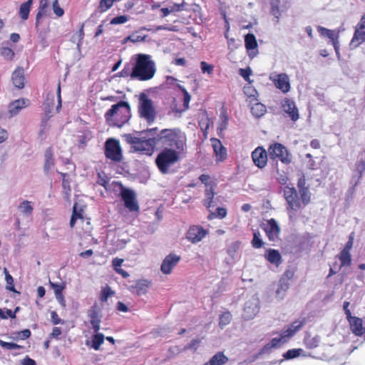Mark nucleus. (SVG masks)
<instances>
[{
  "label": "nucleus",
  "instance_id": "a19ab883",
  "mask_svg": "<svg viewBox=\"0 0 365 365\" xmlns=\"http://www.w3.org/2000/svg\"><path fill=\"white\" fill-rule=\"evenodd\" d=\"M91 324L94 330L95 333L98 332L100 330L101 319L98 317L96 313L93 312L91 315Z\"/></svg>",
  "mask_w": 365,
  "mask_h": 365
},
{
  "label": "nucleus",
  "instance_id": "680f3d73",
  "mask_svg": "<svg viewBox=\"0 0 365 365\" xmlns=\"http://www.w3.org/2000/svg\"><path fill=\"white\" fill-rule=\"evenodd\" d=\"M97 182L103 186L104 187H107V185L108 183V178L106 176L104 173H99L98 174V180Z\"/></svg>",
  "mask_w": 365,
  "mask_h": 365
},
{
  "label": "nucleus",
  "instance_id": "864d4df0",
  "mask_svg": "<svg viewBox=\"0 0 365 365\" xmlns=\"http://www.w3.org/2000/svg\"><path fill=\"white\" fill-rule=\"evenodd\" d=\"M19 308H16L15 312H12L11 309H6V311H4L3 309H0V318L1 319H7L8 317L11 318H15L16 317V312L18 311Z\"/></svg>",
  "mask_w": 365,
  "mask_h": 365
},
{
  "label": "nucleus",
  "instance_id": "9b49d317",
  "mask_svg": "<svg viewBox=\"0 0 365 365\" xmlns=\"http://www.w3.org/2000/svg\"><path fill=\"white\" fill-rule=\"evenodd\" d=\"M284 196L290 210L297 211L301 207V202L298 197L297 190L294 187H285Z\"/></svg>",
  "mask_w": 365,
  "mask_h": 365
},
{
  "label": "nucleus",
  "instance_id": "a18cd8bd",
  "mask_svg": "<svg viewBox=\"0 0 365 365\" xmlns=\"http://www.w3.org/2000/svg\"><path fill=\"white\" fill-rule=\"evenodd\" d=\"M227 215V210L225 208L223 207H217V213L210 212L207 217L209 220H212L214 217H219L220 219H222L225 217Z\"/></svg>",
  "mask_w": 365,
  "mask_h": 365
},
{
  "label": "nucleus",
  "instance_id": "2f4dec72",
  "mask_svg": "<svg viewBox=\"0 0 365 365\" xmlns=\"http://www.w3.org/2000/svg\"><path fill=\"white\" fill-rule=\"evenodd\" d=\"M266 258L269 262L275 264H278L281 260L279 252L275 250H269L266 254Z\"/></svg>",
  "mask_w": 365,
  "mask_h": 365
},
{
  "label": "nucleus",
  "instance_id": "8fccbe9b",
  "mask_svg": "<svg viewBox=\"0 0 365 365\" xmlns=\"http://www.w3.org/2000/svg\"><path fill=\"white\" fill-rule=\"evenodd\" d=\"M31 6L24 3L20 6L19 14L21 17L26 20L29 17Z\"/></svg>",
  "mask_w": 365,
  "mask_h": 365
},
{
  "label": "nucleus",
  "instance_id": "b1692460",
  "mask_svg": "<svg viewBox=\"0 0 365 365\" xmlns=\"http://www.w3.org/2000/svg\"><path fill=\"white\" fill-rule=\"evenodd\" d=\"M215 186L210 185L207 187L205 190V199L203 200V205L207 208L210 209L216 205V203L214 201V197L215 195Z\"/></svg>",
  "mask_w": 365,
  "mask_h": 365
},
{
  "label": "nucleus",
  "instance_id": "423d86ee",
  "mask_svg": "<svg viewBox=\"0 0 365 365\" xmlns=\"http://www.w3.org/2000/svg\"><path fill=\"white\" fill-rule=\"evenodd\" d=\"M138 112L141 118H145L148 123H153L155 118V110L153 103L145 93L140 96Z\"/></svg>",
  "mask_w": 365,
  "mask_h": 365
},
{
  "label": "nucleus",
  "instance_id": "dca6fc26",
  "mask_svg": "<svg viewBox=\"0 0 365 365\" xmlns=\"http://www.w3.org/2000/svg\"><path fill=\"white\" fill-rule=\"evenodd\" d=\"M269 79L274 83L276 88L283 93H287L290 89L288 76L285 73L272 74Z\"/></svg>",
  "mask_w": 365,
  "mask_h": 365
},
{
  "label": "nucleus",
  "instance_id": "412c9836",
  "mask_svg": "<svg viewBox=\"0 0 365 365\" xmlns=\"http://www.w3.org/2000/svg\"><path fill=\"white\" fill-rule=\"evenodd\" d=\"M211 144L217 160H223L225 159L227 156V150L222 145L221 141L217 138H212Z\"/></svg>",
  "mask_w": 365,
  "mask_h": 365
},
{
  "label": "nucleus",
  "instance_id": "bf43d9fd",
  "mask_svg": "<svg viewBox=\"0 0 365 365\" xmlns=\"http://www.w3.org/2000/svg\"><path fill=\"white\" fill-rule=\"evenodd\" d=\"M0 346L9 350L20 349L21 346L15 343L6 342L0 339Z\"/></svg>",
  "mask_w": 365,
  "mask_h": 365
},
{
  "label": "nucleus",
  "instance_id": "37998d69",
  "mask_svg": "<svg viewBox=\"0 0 365 365\" xmlns=\"http://www.w3.org/2000/svg\"><path fill=\"white\" fill-rule=\"evenodd\" d=\"M279 4V0H272L271 1V6H272L271 14L277 19H279L281 15Z\"/></svg>",
  "mask_w": 365,
  "mask_h": 365
},
{
  "label": "nucleus",
  "instance_id": "13d9d810",
  "mask_svg": "<svg viewBox=\"0 0 365 365\" xmlns=\"http://www.w3.org/2000/svg\"><path fill=\"white\" fill-rule=\"evenodd\" d=\"M5 280L6 282V289L14 292H17L14 288V279L12 276L11 274H7L6 277H5Z\"/></svg>",
  "mask_w": 365,
  "mask_h": 365
},
{
  "label": "nucleus",
  "instance_id": "1a4fd4ad",
  "mask_svg": "<svg viewBox=\"0 0 365 365\" xmlns=\"http://www.w3.org/2000/svg\"><path fill=\"white\" fill-rule=\"evenodd\" d=\"M365 41V14L362 15L355 26L354 33L350 42L351 48H356Z\"/></svg>",
  "mask_w": 365,
  "mask_h": 365
},
{
  "label": "nucleus",
  "instance_id": "6e6d98bb",
  "mask_svg": "<svg viewBox=\"0 0 365 365\" xmlns=\"http://www.w3.org/2000/svg\"><path fill=\"white\" fill-rule=\"evenodd\" d=\"M113 292L110 289L109 287H106L103 288L101 291V300L102 302H106L110 296L113 294Z\"/></svg>",
  "mask_w": 365,
  "mask_h": 365
},
{
  "label": "nucleus",
  "instance_id": "bb28decb",
  "mask_svg": "<svg viewBox=\"0 0 365 365\" xmlns=\"http://www.w3.org/2000/svg\"><path fill=\"white\" fill-rule=\"evenodd\" d=\"M289 284L287 280L284 279H280L275 292L276 299H277L279 301L282 300L285 297L286 293L289 289Z\"/></svg>",
  "mask_w": 365,
  "mask_h": 365
},
{
  "label": "nucleus",
  "instance_id": "2eb2a0df",
  "mask_svg": "<svg viewBox=\"0 0 365 365\" xmlns=\"http://www.w3.org/2000/svg\"><path fill=\"white\" fill-rule=\"evenodd\" d=\"M181 257L175 254H169L163 260L160 266V270L164 274H169L171 273L173 269L180 261Z\"/></svg>",
  "mask_w": 365,
  "mask_h": 365
},
{
  "label": "nucleus",
  "instance_id": "f3484780",
  "mask_svg": "<svg viewBox=\"0 0 365 365\" xmlns=\"http://www.w3.org/2000/svg\"><path fill=\"white\" fill-rule=\"evenodd\" d=\"M252 158L257 167L263 168L267 163V153L262 147H258L252 153Z\"/></svg>",
  "mask_w": 365,
  "mask_h": 365
},
{
  "label": "nucleus",
  "instance_id": "4be33fe9",
  "mask_svg": "<svg viewBox=\"0 0 365 365\" xmlns=\"http://www.w3.org/2000/svg\"><path fill=\"white\" fill-rule=\"evenodd\" d=\"M282 108L284 110L289 114L292 120L296 121L299 118L298 110L292 101L285 99L283 101Z\"/></svg>",
  "mask_w": 365,
  "mask_h": 365
},
{
  "label": "nucleus",
  "instance_id": "a211bd4d",
  "mask_svg": "<svg viewBox=\"0 0 365 365\" xmlns=\"http://www.w3.org/2000/svg\"><path fill=\"white\" fill-rule=\"evenodd\" d=\"M29 101L25 98H19L11 102L9 106V117L17 115L23 108L29 106Z\"/></svg>",
  "mask_w": 365,
  "mask_h": 365
},
{
  "label": "nucleus",
  "instance_id": "3c124183",
  "mask_svg": "<svg viewBox=\"0 0 365 365\" xmlns=\"http://www.w3.org/2000/svg\"><path fill=\"white\" fill-rule=\"evenodd\" d=\"M299 193L301 195V200L304 205H307L310 201V195L308 188H301L299 190Z\"/></svg>",
  "mask_w": 365,
  "mask_h": 365
},
{
  "label": "nucleus",
  "instance_id": "393cba45",
  "mask_svg": "<svg viewBox=\"0 0 365 365\" xmlns=\"http://www.w3.org/2000/svg\"><path fill=\"white\" fill-rule=\"evenodd\" d=\"M11 79L15 87L18 88H24L25 84L24 70L20 68L16 69L12 73Z\"/></svg>",
  "mask_w": 365,
  "mask_h": 365
},
{
  "label": "nucleus",
  "instance_id": "58836bf2",
  "mask_svg": "<svg viewBox=\"0 0 365 365\" xmlns=\"http://www.w3.org/2000/svg\"><path fill=\"white\" fill-rule=\"evenodd\" d=\"M264 245L261 238V235L259 231H255L253 233V239L252 240V245L255 248H260Z\"/></svg>",
  "mask_w": 365,
  "mask_h": 365
},
{
  "label": "nucleus",
  "instance_id": "de8ad7c7",
  "mask_svg": "<svg viewBox=\"0 0 365 365\" xmlns=\"http://www.w3.org/2000/svg\"><path fill=\"white\" fill-rule=\"evenodd\" d=\"M286 342V339L282 338V336L280 334L279 337L273 338L271 341L267 345L269 347L276 348Z\"/></svg>",
  "mask_w": 365,
  "mask_h": 365
},
{
  "label": "nucleus",
  "instance_id": "052dcab7",
  "mask_svg": "<svg viewBox=\"0 0 365 365\" xmlns=\"http://www.w3.org/2000/svg\"><path fill=\"white\" fill-rule=\"evenodd\" d=\"M50 285L53 288L55 295L62 294L63 289H65L64 284H56V283L50 282Z\"/></svg>",
  "mask_w": 365,
  "mask_h": 365
},
{
  "label": "nucleus",
  "instance_id": "6ab92c4d",
  "mask_svg": "<svg viewBox=\"0 0 365 365\" xmlns=\"http://www.w3.org/2000/svg\"><path fill=\"white\" fill-rule=\"evenodd\" d=\"M245 47L248 51V55L251 58L256 56L257 53V43L254 34H248L245 37Z\"/></svg>",
  "mask_w": 365,
  "mask_h": 365
},
{
  "label": "nucleus",
  "instance_id": "a878e982",
  "mask_svg": "<svg viewBox=\"0 0 365 365\" xmlns=\"http://www.w3.org/2000/svg\"><path fill=\"white\" fill-rule=\"evenodd\" d=\"M252 103H250V109L252 115L256 118L262 116L266 113V106L258 102L257 98H254Z\"/></svg>",
  "mask_w": 365,
  "mask_h": 365
},
{
  "label": "nucleus",
  "instance_id": "39448f33",
  "mask_svg": "<svg viewBox=\"0 0 365 365\" xmlns=\"http://www.w3.org/2000/svg\"><path fill=\"white\" fill-rule=\"evenodd\" d=\"M126 141L130 143L135 151L151 155L154 151L155 140L152 138L143 140L130 134L126 135Z\"/></svg>",
  "mask_w": 365,
  "mask_h": 365
},
{
  "label": "nucleus",
  "instance_id": "c03bdc74",
  "mask_svg": "<svg viewBox=\"0 0 365 365\" xmlns=\"http://www.w3.org/2000/svg\"><path fill=\"white\" fill-rule=\"evenodd\" d=\"M232 319V315L230 312H225L220 317L219 325L222 329L227 325Z\"/></svg>",
  "mask_w": 365,
  "mask_h": 365
},
{
  "label": "nucleus",
  "instance_id": "c9c22d12",
  "mask_svg": "<svg viewBox=\"0 0 365 365\" xmlns=\"http://www.w3.org/2000/svg\"><path fill=\"white\" fill-rule=\"evenodd\" d=\"M54 165V160L53 158V155L50 150H46L45 153V163H44V170L46 172H48Z\"/></svg>",
  "mask_w": 365,
  "mask_h": 365
},
{
  "label": "nucleus",
  "instance_id": "c85d7f7f",
  "mask_svg": "<svg viewBox=\"0 0 365 365\" xmlns=\"http://www.w3.org/2000/svg\"><path fill=\"white\" fill-rule=\"evenodd\" d=\"M317 31L321 36L327 37L331 42L335 38H339V31L328 29L321 26H317Z\"/></svg>",
  "mask_w": 365,
  "mask_h": 365
},
{
  "label": "nucleus",
  "instance_id": "69168bd1",
  "mask_svg": "<svg viewBox=\"0 0 365 365\" xmlns=\"http://www.w3.org/2000/svg\"><path fill=\"white\" fill-rule=\"evenodd\" d=\"M201 70L202 73H207L208 74H211L213 71V66L207 63L205 61H202L200 63Z\"/></svg>",
  "mask_w": 365,
  "mask_h": 365
},
{
  "label": "nucleus",
  "instance_id": "72a5a7b5",
  "mask_svg": "<svg viewBox=\"0 0 365 365\" xmlns=\"http://www.w3.org/2000/svg\"><path fill=\"white\" fill-rule=\"evenodd\" d=\"M356 171L359 173V178L365 171V150L359 155V160L356 164Z\"/></svg>",
  "mask_w": 365,
  "mask_h": 365
},
{
  "label": "nucleus",
  "instance_id": "aec40b11",
  "mask_svg": "<svg viewBox=\"0 0 365 365\" xmlns=\"http://www.w3.org/2000/svg\"><path fill=\"white\" fill-rule=\"evenodd\" d=\"M149 287V282L147 280H139L129 287V290L137 295L145 294Z\"/></svg>",
  "mask_w": 365,
  "mask_h": 365
},
{
  "label": "nucleus",
  "instance_id": "4c0bfd02",
  "mask_svg": "<svg viewBox=\"0 0 365 365\" xmlns=\"http://www.w3.org/2000/svg\"><path fill=\"white\" fill-rule=\"evenodd\" d=\"M304 352V350L302 349H289L287 352H285L284 354H283V357L287 359V360H289V359H294L297 356H299V355H301L302 353Z\"/></svg>",
  "mask_w": 365,
  "mask_h": 365
},
{
  "label": "nucleus",
  "instance_id": "7c9ffc66",
  "mask_svg": "<svg viewBox=\"0 0 365 365\" xmlns=\"http://www.w3.org/2000/svg\"><path fill=\"white\" fill-rule=\"evenodd\" d=\"M18 210L24 216H30L32 214L34 208L30 201L24 200L18 206Z\"/></svg>",
  "mask_w": 365,
  "mask_h": 365
},
{
  "label": "nucleus",
  "instance_id": "5fc2aeb1",
  "mask_svg": "<svg viewBox=\"0 0 365 365\" xmlns=\"http://www.w3.org/2000/svg\"><path fill=\"white\" fill-rule=\"evenodd\" d=\"M239 73L246 81L251 83L250 76L252 75V71L250 67L247 68H240Z\"/></svg>",
  "mask_w": 365,
  "mask_h": 365
},
{
  "label": "nucleus",
  "instance_id": "0eeeda50",
  "mask_svg": "<svg viewBox=\"0 0 365 365\" xmlns=\"http://www.w3.org/2000/svg\"><path fill=\"white\" fill-rule=\"evenodd\" d=\"M105 155L107 158L120 162L122 160V150L118 140L110 138L105 144Z\"/></svg>",
  "mask_w": 365,
  "mask_h": 365
},
{
  "label": "nucleus",
  "instance_id": "f03ea898",
  "mask_svg": "<svg viewBox=\"0 0 365 365\" xmlns=\"http://www.w3.org/2000/svg\"><path fill=\"white\" fill-rule=\"evenodd\" d=\"M159 138L165 148H170L179 153L185 150L186 135L179 128L163 129L159 134Z\"/></svg>",
  "mask_w": 365,
  "mask_h": 365
},
{
  "label": "nucleus",
  "instance_id": "603ef678",
  "mask_svg": "<svg viewBox=\"0 0 365 365\" xmlns=\"http://www.w3.org/2000/svg\"><path fill=\"white\" fill-rule=\"evenodd\" d=\"M145 38V36H141V35H139L138 34H133L128 37H126L125 39H124V42H127V41H131V42H133V43H137V42H141V41H143Z\"/></svg>",
  "mask_w": 365,
  "mask_h": 365
},
{
  "label": "nucleus",
  "instance_id": "e2e57ef3",
  "mask_svg": "<svg viewBox=\"0 0 365 365\" xmlns=\"http://www.w3.org/2000/svg\"><path fill=\"white\" fill-rule=\"evenodd\" d=\"M1 54L6 59H11L14 56V51L9 48H2Z\"/></svg>",
  "mask_w": 365,
  "mask_h": 365
},
{
  "label": "nucleus",
  "instance_id": "7ed1b4c3",
  "mask_svg": "<svg viewBox=\"0 0 365 365\" xmlns=\"http://www.w3.org/2000/svg\"><path fill=\"white\" fill-rule=\"evenodd\" d=\"M105 118L110 125L122 127L130 118L129 104L125 101H120L113 105L105 114Z\"/></svg>",
  "mask_w": 365,
  "mask_h": 365
},
{
  "label": "nucleus",
  "instance_id": "cd10ccee",
  "mask_svg": "<svg viewBox=\"0 0 365 365\" xmlns=\"http://www.w3.org/2000/svg\"><path fill=\"white\" fill-rule=\"evenodd\" d=\"M227 361L228 358L223 354V352L219 351L212 356L211 359L203 365H224Z\"/></svg>",
  "mask_w": 365,
  "mask_h": 365
},
{
  "label": "nucleus",
  "instance_id": "9d476101",
  "mask_svg": "<svg viewBox=\"0 0 365 365\" xmlns=\"http://www.w3.org/2000/svg\"><path fill=\"white\" fill-rule=\"evenodd\" d=\"M262 227L270 241L275 242L279 239L281 229L274 219L267 220L262 225Z\"/></svg>",
  "mask_w": 365,
  "mask_h": 365
},
{
  "label": "nucleus",
  "instance_id": "774afa93",
  "mask_svg": "<svg viewBox=\"0 0 365 365\" xmlns=\"http://www.w3.org/2000/svg\"><path fill=\"white\" fill-rule=\"evenodd\" d=\"M53 10L54 14L58 17L62 16L64 14L63 9L61 7H60V6L58 5V0H56V3L53 4Z\"/></svg>",
  "mask_w": 365,
  "mask_h": 365
},
{
  "label": "nucleus",
  "instance_id": "e433bc0d",
  "mask_svg": "<svg viewBox=\"0 0 365 365\" xmlns=\"http://www.w3.org/2000/svg\"><path fill=\"white\" fill-rule=\"evenodd\" d=\"M53 3H56V0H41L39 11L36 15V21L38 22L39 18L44 13V11L46 8H48L51 4L53 5Z\"/></svg>",
  "mask_w": 365,
  "mask_h": 365
},
{
  "label": "nucleus",
  "instance_id": "5701e85b",
  "mask_svg": "<svg viewBox=\"0 0 365 365\" xmlns=\"http://www.w3.org/2000/svg\"><path fill=\"white\" fill-rule=\"evenodd\" d=\"M348 320L354 334L361 336L365 333V327H363L362 320L360 318L352 317Z\"/></svg>",
  "mask_w": 365,
  "mask_h": 365
},
{
  "label": "nucleus",
  "instance_id": "79ce46f5",
  "mask_svg": "<svg viewBox=\"0 0 365 365\" xmlns=\"http://www.w3.org/2000/svg\"><path fill=\"white\" fill-rule=\"evenodd\" d=\"M341 266L349 265L351 262V255L349 252L341 251L339 255Z\"/></svg>",
  "mask_w": 365,
  "mask_h": 365
},
{
  "label": "nucleus",
  "instance_id": "f8f14e48",
  "mask_svg": "<svg viewBox=\"0 0 365 365\" xmlns=\"http://www.w3.org/2000/svg\"><path fill=\"white\" fill-rule=\"evenodd\" d=\"M259 311V302L257 298L252 297L247 300L245 304L242 317L245 320L252 319Z\"/></svg>",
  "mask_w": 365,
  "mask_h": 365
},
{
  "label": "nucleus",
  "instance_id": "09e8293b",
  "mask_svg": "<svg viewBox=\"0 0 365 365\" xmlns=\"http://www.w3.org/2000/svg\"><path fill=\"white\" fill-rule=\"evenodd\" d=\"M178 87L182 91V92L183 93L184 108H185V110H187L189 108V103L190 101L191 96L184 87H182V86H178Z\"/></svg>",
  "mask_w": 365,
  "mask_h": 365
},
{
  "label": "nucleus",
  "instance_id": "ddd939ff",
  "mask_svg": "<svg viewBox=\"0 0 365 365\" xmlns=\"http://www.w3.org/2000/svg\"><path fill=\"white\" fill-rule=\"evenodd\" d=\"M207 233V231L201 226L192 225L188 229L186 233V238L189 242L196 244L202 241Z\"/></svg>",
  "mask_w": 365,
  "mask_h": 365
},
{
  "label": "nucleus",
  "instance_id": "c756f323",
  "mask_svg": "<svg viewBox=\"0 0 365 365\" xmlns=\"http://www.w3.org/2000/svg\"><path fill=\"white\" fill-rule=\"evenodd\" d=\"M104 339L105 336L103 334L97 332L92 336L91 341H86V345L91 346L95 350H98L101 345L103 343Z\"/></svg>",
  "mask_w": 365,
  "mask_h": 365
},
{
  "label": "nucleus",
  "instance_id": "0e129e2a",
  "mask_svg": "<svg viewBox=\"0 0 365 365\" xmlns=\"http://www.w3.org/2000/svg\"><path fill=\"white\" fill-rule=\"evenodd\" d=\"M200 180L205 184V187H210V185L215 186L214 182L210 180V176L207 175L202 174L199 178Z\"/></svg>",
  "mask_w": 365,
  "mask_h": 365
},
{
  "label": "nucleus",
  "instance_id": "f257e3e1",
  "mask_svg": "<svg viewBox=\"0 0 365 365\" xmlns=\"http://www.w3.org/2000/svg\"><path fill=\"white\" fill-rule=\"evenodd\" d=\"M155 73V63L151 60L150 56L143 53L138 54L130 77L140 81H147L151 79Z\"/></svg>",
  "mask_w": 365,
  "mask_h": 365
},
{
  "label": "nucleus",
  "instance_id": "20e7f679",
  "mask_svg": "<svg viewBox=\"0 0 365 365\" xmlns=\"http://www.w3.org/2000/svg\"><path fill=\"white\" fill-rule=\"evenodd\" d=\"M181 154L179 150L170 148L163 149L155 159L160 172L163 174L169 173L170 168L180 160Z\"/></svg>",
  "mask_w": 365,
  "mask_h": 365
},
{
  "label": "nucleus",
  "instance_id": "4468645a",
  "mask_svg": "<svg viewBox=\"0 0 365 365\" xmlns=\"http://www.w3.org/2000/svg\"><path fill=\"white\" fill-rule=\"evenodd\" d=\"M120 195L124 201L125 206L130 211H138L139 206L136 200L135 193L132 190L123 188Z\"/></svg>",
  "mask_w": 365,
  "mask_h": 365
},
{
  "label": "nucleus",
  "instance_id": "f704fd0d",
  "mask_svg": "<svg viewBox=\"0 0 365 365\" xmlns=\"http://www.w3.org/2000/svg\"><path fill=\"white\" fill-rule=\"evenodd\" d=\"M123 260L122 259L115 258L113 259L112 264L114 267L115 272L120 274H121L124 278H126L129 276L128 273L124 269H121V264Z\"/></svg>",
  "mask_w": 365,
  "mask_h": 365
},
{
  "label": "nucleus",
  "instance_id": "6e6552de",
  "mask_svg": "<svg viewBox=\"0 0 365 365\" xmlns=\"http://www.w3.org/2000/svg\"><path fill=\"white\" fill-rule=\"evenodd\" d=\"M268 153L272 159L278 158L285 164L291 162V157L287 148L280 143H276L271 145L268 148Z\"/></svg>",
  "mask_w": 365,
  "mask_h": 365
},
{
  "label": "nucleus",
  "instance_id": "473e14b6",
  "mask_svg": "<svg viewBox=\"0 0 365 365\" xmlns=\"http://www.w3.org/2000/svg\"><path fill=\"white\" fill-rule=\"evenodd\" d=\"M320 339L318 336L307 335L304 338V344L308 349H314L318 346Z\"/></svg>",
  "mask_w": 365,
  "mask_h": 365
},
{
  "label": "nucleus",
  "instance_id": "4d7b16f0",
  "mask_svg": "<svg viewBox=\"0 0 365 365\" xmlns=\"http://www.w3.org/2000/svg\"><path fill=\"white\" fill-rule=\"evenodd\" d=\"M113 4V1L112 0H101L99 4V9L102 12L107 11L109 9Z\"/></svg>",
  "mask_w": 365,
  "mask_h": 365
},
{
  "label": "nucleus",
  "instance_id": "ea45409f",
  "mask_svg": "<svg viewBox=\"0 0 365 365\" xmlns=\"http://www.w3.org/2000/svg\"><path fill=\"white\" fill-rule=\"evenodd\" d=\"M219 125L217 127L218 133L225 130L228 125V117L225 113H222L220 115Z\"/></svg>",
  "mask_w": 365,
  "mask_h": 365
},
{
  "label": "nucleus",
  "instance_id": "338daca9",
  "mask_svg": "<svg viewBox=\"0 0 365 365\" xmlns=\"http://www.w3.org/2000/svg\"><path fill=\"white\" fill-rule=\"evenodd\" d=\"M128 21V17L125 15L114 17L111 21V24H122Z\"/></svg>",
  "mask_w": 365,
  "mask_h": 365
},
{
  "label": "nucleus",
  "instance_id": "49530a36",
  "mask_svg": "<svg viewBox=\"0 0 365 365\" xmlns=\"http://www.w3.org/2000/svg\"><path fill=\"white\" fill-rule=\"evenodd\" d=\"M305 324V319H302L294 322L292 324L288 326L287 327L292 330V331L296 334Z\"/></svg>",
  "mask_w": 365,
  "mask_h": 365
}]
</instances>
